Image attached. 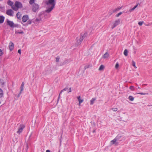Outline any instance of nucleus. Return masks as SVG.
I'll list each match as a JSON object with an SVG mask.
<instances>
[{
	"label": "nucleus",
	"mask_w": 152,
	"mask_h": 152,
	"mask_svg": "<svg viewBox=\"0 0 152 152\" xmlns=\"http://www.w3.org/2000/svg\"><path fill=\"white\" fill-rule=\"evenodd\" d=\"M46 8L48 9L49 11L52 10L55 5V0H47L45 1Z\"/></svg>",
	"instance_id": "f257e3e1"
},
{
	"label": "nucleus",
	"mask_w": 152,
	"mask_h": 152,
	"mask_svg": "<svg viewBox=\"0 0 152 152\" xmlns=\"http://www.w3.org/2000/svg\"><path fill=\"white\" fill-rule=\"evenodd\" d=\"M48 10V9L46 8V10L44 12L40 13L39 15V22L44 17H45V18H48L50 17V13L52 10H51L50 11H49Z\"/></svg>",
	"instance_id": "f03ea898"
},
{
	"label": "nucleus",
	"mask_w": 152,
	"mask_h": 152,
	"mask_svg": "<svg viewBox=\"0 0 152 152\" xmlns=\"http://www.w3.org/2000/svg\"><path fill=\"white\" fill-rule=\"evenodd\" d=\"M86 35L87 33L81 34L79 37H77L76 38L77 42L76 43V46H78L80 45Z\"/></svg>",
	"instance_id": "7ed1b4c3"
},
{
	"label": "nucleus",
	"mask_w": 152,
	"mask_h": 152,
	"mask_svg": "<svg viewBox=\"0 0 152 152\" xmlns=\"http://www.w3.org/2000/svg\"><path fill=\"white\" fill-rule=\"evenodd\" d=\"M120 21L121 20L120 19L116 20L114 22L111 28L113 29L117 25L119 24L120 23Z\"/></svg>",
	"instance_id": "20e7f679"
},
{
	"label": "nucleus",
	"mask_w": 152,
	"mask_h": 152,
	"mask_svg": "<svg viewBox=\"0 0 152 152\" xmlns=\"http://www.w3.org/2000/svg\"><path fill=\"white\" fill-rule=\"evenodd\" d=\"M45 71L46 72V73L47 74H49L51 73L53 71L52 68L50 66H48L46 67Z\"/></svg>",
	"instance_id": "39448f33"
},
{
	"label": "nucleus",
	"mask_w": 152,
	"mask_h": 152,
	"mask_svg": "<svg viewBox=\"0 0 152 152\" xmlns=\"http://www.w3.org/2000/svg\"><path fill=\"white\" fill-rule=\"evenodd\" d=\"M13 11L11 9H9L7 10L6 13L8 15L12 16H13Z\"/></svg>",
	"instance_id": "423d86ee"
},
{
	"label": "nucleus",
	"mask_w": 152,
	"mask_h": 152,
	"mask_svg": "<svg viewBox=\"0 0 152 152\" xmlns=\"http://www.w3.org/2000/svg\"><path fill=\"white\" fill-rule=\"evenodd\" d=\"M117 141V140L115 138L113 140L110 141V144L111 145L113 144H115V145H117L118 144V143Z\"/></svg>",
	"instance_id": "0eeeda50"
},
{
	"label": "nucleus",
	"mask_w": 152,
	"mask_h": 152,
	"mask_svg": "<svg viewBox=\"0 0 152 152\" xmlns=\"http://www.w3.org/2000/svg\"><path fill=\"white\" fill-rule=\"evenodd\" d=\"M24 127L25 126L24 125H20V127L18 129V131L17 132V133L20 134L22 132L23 130Z\"/></svg>",
	"instance_id": "6e6552de"
},
{
	"label": "nucleus",
	"mask_w": 152,
	"mask_h": 152,
	"mask_svg": "<svg viewBox=\"0 0 152 152\" xmlns=\"http://www.w3.org/2000/svg\"><path fill=\"white\" fill-rule=\"evenodd\" d=\"M9 47L10 51L12 50L14 48V44L12 42H10L9 45Z\"/></svg>",
	"instance_id": "1a4fd4ad"
},
{
	"label": "nucleus",
	"mask_w": 152,
	"mask_h": 152,
	"mask_svg": "<svg viewBox=\"0 0 152 152\" xmlns=\"http://www.w3.org/2000/svg\"><path fill=\"white\" fill-rule=\"evenodd\" d=\"M7 25L10 26L11 27H13L14 26V24L13 22L7 19Z\"/></svg>",
	"instance_id": "9d476101"
},
{
	"label": "nucleus",
	"mask_w": 152,
	"mask_h": 152,
	"mask_svg": "<svg viewBox=\"0 0 152 152\" xmlns=\"http://www.w3.org/2000/svg\"><path fill=\"white\" fill-rule=\"evenodd\" d=\"M28 19V15H24L22 18V20L23 22H26Z\"/></svg>",
	"instance_id": "9b49d317"
},
{
	"label": "nucleus",
	"mask_w": 152,
	"mask_h": 152,
	"mask_svg": "<svg viewBox=\"0 0 152 152\" xmlns=\"http://www.w3.org/2000/svg\"><path fill=\"white\" fill-rule=\"evenodd\" d=\"M38 9V5L37 4H34L32 8V10L34 12H35Z\"/></svg>",
	"instance_id": "f8f14e48"
},
{
	"label": "nucleus",
	"mask_w": 152,
	"mask_h": 152,
	"mask_svg": "<svg viewBox=\"0 0 152 152\" xmlns=\"http://www.w3.org/2000/svg\"><path fill=\"white\" fill-rule=\"evenodd\" d=\"M24 82H22L21 84V85L20 87V93H19V94L18 95V97H19L20 96V95L22 93V91L23 90V87L24 86Z\"/></svg>",
	"instance_id": "ddd939ff"
},
{
	"label": "nucleus",
	"mask_w": 152,
	"mask_h": 152,
	"mask_svg": "<svg viewBox=\"0 0 152 152\" xmlns=\"http://www.w3.org/2000/svg\"><path fill=\"white\" fill-rule=\"evenodd\" d=\"M15 4L16 7L17 8L20 7L22 6V4L21 3L17 1H16L15 2Z\"/></svg>",
	"instance_id": "4468645a"
},
{
	"label": "nucleus",
	"mask_w": 152,
	"mask_h": 152,
	"mask_svg": "<svg viewBox=\"0 0 152 152\" xmlns=\"http://www.w3.org/2000/svg\"><path fill=\"white\" fill-rule=\"evenodd\" d=\"M109 56V54L107 52H106L103 56L102 58L104 59H107Z\"/></svg>",
	"instance_id": "2eb2a0df"
},
{
	"label": "nucleus",
	"mask_w": 152,
	"mask_h": 152,
	"mask_svg": "<svg viewBox=\"0 0 152 152\" xmlns=\"http://www.w3.org/2000/svg\"><path fill=\"white\" fill-rule=\"evenodd\" d=\"M15 33L16 34H23L24 32L23 31L20 30H15Z\"/></svg>",
	"instance_id": "dca6fc26"
},
{
	"label": "nucleus",
	"mask_w": 152,
	"mask_h": 152,
	"mask_svg": "<svg viewBox=\"0 0 152 152\" xmlns=\"http://www.w3.org/2000/svg\"><path fill=\"white\" fill-rule=\"evenodd\" d=\"M4 20V17L2 16H0V24L2 23H3Z\"/></svg>",
	"instance_id": "f3484780"
},
{
	"label": "nucleus",
	"mask_w": 152,
	"mask_h": 152,
	"mask_svg": "<svg viewBox=\"0 0 152 152\" xmlns=\"http://www.w3.org/2000/svg\"><path fill=\"white\" fill-rule=\"evenodd\" d=\"M77 98L80 104H81V103L83 102V100L81 99H80V96H78L77 97Z\"/></svg>",
	"instance_id": "a211bd4d"
},
{
	"label": "nucleus",
	"mask_w": 152,
	"mask_h": 152,
	"mask_svg": "<svg viewBox=\"0 0 152 152\" xmlns=\"http://www.w3.org/2000/svg\"><path fill=\"white\" fill-rule=\"evenodd\" d=\"M122 8V7H118L117 8H116L115 10H113V12H115L117 11H118L119 10L121 9Z\"/></svg>",
	"instance_id": "6ab92c4d"
},
{
	"label": "nucleus",
	"mask_w": 152,
	"mask_h": 152,
	"mask_svg": "<svg viewBox=\"0 0 152 152\" xmlns=\"http://www.w3.org/2000/svg\"><path fill=\"white\" fill-rule=\"evenodd\" d=\"M21 15L20 14V12H18L16 14L17 17L19 19H21Z\"/></svg>",
	"instance_id": "aec40b11"
},
{
	"label": "nucleus",
	"mask_w": 152,
	"mask_h": 152,
	"mask_svg": "<svg viewBox=\"0 0 152 152\" xmlns=\"http://www.w3.org/2000/svg\"><path fill=\"white\" fill-rule=\"evenodd\" d=\"M96 100V99L94 98H92L91 100H90V104L91 105H92L94 102Z\"/></svg>",
	"instance_id": "412c9836"
},
{
	"label": "nucleus",
	"mask_w": 152,
	"mask_h": 152,
	"mask_svg": "<svg viewBox=\"0 0 152 152\" xmlns=\"http://www.w3.org/2000/svg\"><path fill=\"white\" fill-rule=\"evenodd\" d=\"M3 92L2 90L0 88V98H1L3 97Z\"/></svg>",
	"instance_id": "4be33fe9"
},
{
	"label": "nucleus",
	"mask_w": 152,
	"mask_h": 152,
	"mask_svg": "<svg viewBox=\"0 0 152 152\" xmlns=\"http://www.w3.org/2000/svg\"><path fill=\"white\" fill-rule=\"evenodd\" d=\"M104 66L103 65H101L100 67H99V71H102L104 69Z\"/></svg>",
	"instance_id": "5701e85b"
},
{
	"label": "nucleus",
	"mask_w": 152,
	"mask_h": 152,
	"mask_svg": "<svg viewBox=\"0 0 152 152\" xmlns=\"http://www.w3.org/2000/svg\"><path fill=\"white\" fill-rule=\"evenodd\" d=\"M0 11L2 12H5V7H4L0 6Z\"/></svg>",
	"instance_id": "b1692460"
},
{
	"label": "nucleus",
	"mask_w": 152,
	"mask_h": 152,
	"mask_svg": "<svg viewBox=\"0 0 152 152\" xmlns=\"http://www.w3.org/2000/svg\"><path fill=\"white\" fill-rule=\"evenodd\" d=\"M7 4L9 5L12 6L13 4V3L10 0H8L7 1Z\"/></svg>",
	"instance_id": "393cba45"
},
{
	"label": "nucleus",
	"mask_w": 152,
	"mask_h": 152,
	"mask_svg": "<svg viewBox=\"0 0 152 152\" xmlns=\"http://www.w3.org/2000/svg\"><path fill=\"white\" fill-rule=\"evenodd\" d=\"M138 5V4H137L135 6L132 8L131 9L129 10V12H131L132 11H133L137 7Z\"/></svg>",
	"instance_id": "a878e982"
},
{
	"label": "nucleus",
	"mask_w": 152,
	"mask_h": 152,
	"mask_svg": "<svg viewBox=\"0 0 152 152\" xmlns=\"http://www.w3.org/2000/svg\"><path fill=\"white\" fill-rule=\"evenodd\" d=\"M92 66V65H86L85 66L84 68V69L85 70H86L88 68L90 67H91Z\"/></svg>",
	"instance_id": "bb28decb"
},
{
	"label": "nucleus",
	"mask_w": 152,
	"mask_h": 152,
	"mask_svg": "<svg viewBox=\"0 0 152 152\" xmlns=\"http://www.w3.org/2000/svg\"><path fill=\"white\" fill-rule=\"evenodd\" d=\"M121 137V136L118 135L117 136H116V137H115V138L117 140V141H118L119 140Z\"/></svg>",
	"instance_id": "cd10ccee"
},
{
	"label": "nucleus",
	"mask_w": 152,
	"mask_h": 152,
	"mask_svg": "<svg viewBox=\"0 0 152 152\" xmlns=\"http://www.w3.org/2000/svg\"><path fill=\"white\" fill-rule=\"evenodd\" d=\"M130 101H132L134 100V98L132 96H130L128 97Z\"/></svg>",
	"instance_id": "c85d7f7f"
},
{
	"label": "nucleus",
	"mask_w": 152,
	"mask_h": 152,
	"mask_svg": "<svg viewBox=\"0 0 152 152\" xmlns=\"http://www.w3.org/2000/svg\"><path fill=\"white\" fill-rule=\"evenodd\" d=\"M128 53V50H127V49L125 50H124V55L126 56H127Z\"/></svg>",
	"instance_id": "c756f323"
},
{
	"label": "nucleus",
	"mask_w": 152,
	"mask_h": 152,
	"mask_svg": "<svg viewBox=\"0 0 152 152\" xmlns=\"http://www.w3.org/2000/svg\"><path fill=\"white\" fill-rule=\"evenodd\" d=\"M68 89V88L67 87H66L63 90L61 91L60 93V95L64 91H66Z\"/></svg>",
	"instance_id": "7c9ffc66"
},
{
	"label": "nucleus",
	"mask_w": 152,
	"mask_h": 152,
	"mask_svg": "<svg viewBox=\"0 0 152 152\" xmlns=\"http://www.w3.org/2000/svg\"><path fill=\"white\" fill-rule=\"evenodd\" d=\"M132 65L135 69L137 68V67L135 65V63L133 61H132Z\"/></svg>",
	"instance_id": "2f4dec72"
},
{
	"label": "nucleus",
	"mask_w": 152,
	"mask_h": 152,
	"mask_svg": "<svg viewBox=\"0 0 152 152\" xmlns=\"http://www.w3.org/2000/svg\"><path fill=\"white\" fill-rule=\"evenodd\" d=\"M0 83L1 85H4V80L1 79H0Z\"/></svg>",
	"instance_id": "473e14b6"
},
{
	"label": "nucleus",
	"mask_w": 152,
	"mask_h": 152,
	"mask_svg": "<svg viewBox=\"0 0 152 152\" xmlns=\"http://www.w3.org/2000/svg\"><path fill=\"white\" fill-rule=\"evenodd\" d=\"M35 0H30L29 3L30 4H33Z\"/></svg>",
	"instance_id": "72a5a7b5"
},
{
	"label": "nucleus",
	"mask_w": 152,
	"mask_h": 152,
	"mask_svg": "<svg viewBox=\"0 0 152 152\" xmlns=\"http://www.w3.org/2000/svg\"><path fill=\"white\" fill-rule=\"evenodd\" d=\"M129 89L132 91H134V88L133 86H131L129 87Z\"/></svg>",
	"instance_id": "f704fd0d"
},
{
	"label": "nucleus",
	"mask_w": 152,
	"mask_h": 152,
	"mask_svg": "<svg viewBox=\"0 0 152 152\" xmlns=\"http://www.w3.org/2000/svg\"><path fill=\"white\" fill-rule=\"evenodd\" d=\"M114 112H116L118 110V109L117 108H112L111 109Z\"/></svg>",
	"instance_id": "c9c22d12"
},
{
	"label": "nucleus",
	"mask_w": 152,
	"mask_h": 152,
	"mask_svg": "<svg viewBox=\"0 0 152 152\" xmlns=\"http://www.w3.org/2000/svg\"><path fill=\"white\" fill-rule=\"evenodd\" d=\"M122 13L121 12L118 13V14H117L116 15V17H118L120 15H121Z\"/></svg>",
	"instance_id": "e433bc0d"
},
{
	"label": "nucleus",
	"mask_w": 152,
	"mask_h": 152,
	"mask_svg": "<svg viewBox=\"0 0 152 152\" xmlns=\"http://www.w3.org/2000/svg\"><path fill=\"white\" fill-rule=\"evenodd\" d=\"M144 23V22L143 21H142V22H138V24L139 25H140V26H141L142 25V24Z\"/></svg>",
	"instance_id": "4c0bfd02"
},
{
	"label": "nucleus",
	"mask_w": 152,
	"mask_h": 152,
	"mask_svg": "<svg viewBox=\"0 0 152 152\" xmlns=\"http://www.w3.org/2000/svg\"><path fill=\"white\" fill-rule=\"evenodd\" d=\"M119 64H118V63H117L116 64V65H115V68L116 69H117L118 68V67H119Z\"/></svg>",
	"instance_id": "58836bf2"
},
{
	"label": "nucleus",
	"mask_w": 152,
	"mask_h": 152,
	"mask_svg": "<svg viewBox=\"0 0 152 152\" xmlns=\"http://www.w3.org/2000/svg\"><path fill=\"white\" fill-rule=\"evenodd\" d=\"M60 59V58L58 57L56 58V62H58Z\"/></svg>",
	"instance_id": "ea45409f"
},
{
	"label": "nucleus",
	"mask_w": 152,
	"mask_h": 152,
	"mask_svg": "<svg viewBox=\"0 0 152 152\" xmlns=\"http://www.w3.org/2000/svg\"><path fill=\"white\" fill-rule=\"evenodd\" d=\"M3 54V52L2 50L0 49V56H1Z\"/></svg>",
	"instance_id": "a19ab883"
},
{
	"label": "nucleus",
	"mask_w": 152,
	"mask_h": 152,
	"mask_svg": "<svg viewBox=\"0 0 152 152\" xmlns=\"http://www.w3.org/2000/svg\"><path fill=\"white\" fill-rule=\"evenodd\" d=\"M18 53H19L20 54H21V50L20 49H19L18 50Z\"/></svg>",
	"instance_id": "79ce46f5"
},
{
	"label": "nucleus",
	"mask_w": 152,
	"mask_h": 152,
	"mask_svg": "<svg viewBox=\"0 0 152 152\" xmlns=\"http://www.w3.org/2000/svg\"><path fill=\"white\" fill-rule=\"evenodd\" d=\"M139 94H140L141 95H145L146 94L145 93H138Z\"/></svg>",
	"instance_id": "37998d69"
},
{
	"label": "nucleus",
	"mask_w": 152,
	"mask_h": 152,
	"mask_svg": "<svg viewBox=\"0 0 152 152\" xmlns=\"http://www.w3.org/2000/svg\"><path fill=\"white\" fill-rule=\"evenodd\" d=\"M60 94H59V95L58 96V100H57V102L59 101L60 97Z\"/></svg>",
	"instance_id": "c03bdc74"
},
{
	"label": "nucleus",
	"mask_w": 152,
	"mask_h": 152,
	"mask_svg": "<svg viewBox=\"0 0 152 152\" xmlns=\"http://www.w3.org/2000/svg\"><path fill=\"white\" fill-rule=\"evenodd\" d=\"M133 49L135 50V51L134 52V54H135L136 53V50L137 49H135V48L134 47H133Z\"/></svg>",
	"instance_id": "a18cd8bd"
},
{
	"label": "nucleus",
	"mask_w": 152,
	"mask_h": 152,
	"mask_svg": "<svg viewBox=\"0 0 152 152\" xmlns=\"http://www.w3.org/2000/svg\"><path fill=\"white\" fill-rule=\"evenodd\" d=\"M69 92H71L72 90H71V88H69Z\"/></svg>",
	"instance_id": "49530a36"
},
{
	"label": "nucleus",
	"mask_w": 152,
	"mask_h": 152,
	"mask_svg": "<svg viewBox=\"0 0 152 152\" xmlns=\"http://www.w3.org/2000/svg\"><path fill=\"white\" fill-rule=\"evenodd\" d=\"M28 24H30L31 23V21H28Z\"/></svg>",
	"instance_id": "de8ad7c7"
},
{
	"label": "nucleus",
	"mask_w": 152,
	"mask_h": 152,
	"mask_svg": "<svg viewBox=\"0 0 152 152\" xmlns=\"http://www.w3.org/2000/svg\"><path fill=\"white\" fill-rule=\"evenodd\" d=\"M46 152H50V151L49 150H46Z\"/></svg>",
	"instance_id": "09e8293b"
},
{
	"label": "nucleus",
	"mask_w": 152,
	"mask_h": 152,
	"mask_svg": "<svg viewBox=\"0 0 152 152\" xmlns=\"http://www.w3.org/2000/svg\"><path fill=\"white\" fill-rule=\"evenodd\" d=\"M96 131H95V130H94L93 131V133H94Z\"/></svg>",
	"instance_id": "8fccbe9b"
},
{
	"label": "nucleus",
	"mask_w": 152,
	"mask_h": 152,
	"mask_svg": "<svg viewBox=\"0 0 152 152\" xmlns=\"http://www.w3.org/2000/svg\"><path fill=\"white\" fill-rule=\"evenodd\" d=\"M12 9L14 10H15V9L14 8H13V7H12Z\"/></svg>",
	"instance_id": "3c124183"
},
{
	"label": "nucleus",
	"mask_w": 152,
	"mask_h": 152,
	"mask_svg": "<svg viewBox=\"0 0 152 152\" xmlns=\"http://www.w3.org/2000/svg\"><path fill=\"white\" fill-rule=\"evenodd\" d=\"M36 20H38V19H37V18H36Z\"/></svg>",
	"instance_id": "603ef678"
},
{
	"label": "nucleus",
	"mask_w": 152,
	"mask_h": 152,
	"mask_svg": "<svg viewBox=\"0 0 152 152\" xmlns=\"http://www.w3.org/2000/svg\"><path fill=\"white\" fill-rule=\"evenodd\" d=\"M42 32V31H39V32H40V33H41V32Z\"/></svg>",
	"instance_id": "864d4df0"
},
{
	"label": "nucleus",
	"mask_w": 152,
	"mask_h": 152,
	"mask_svg": "<svg viewBox=\"0 0 152 152\" xmlns=\"http://www.w3.org/2000/svg\"><path fill=\"white\" fill-rule=\"evenodd\" d=\"M138 88L139 89H140V87H138Z\"/></svg>",
	"instance_id": "5fc2aeb1"
},
{
	"label": "nucleus",
	"mask_w": 152,
	"mask_h": 152,
	"mask_svg": "<svg viewBox=\"0 0 152 152\" xmlns=\"http://www.w3.org/2000/svg\"><path fill=\"white\" fill-rule=\"evenodd\" d=\"M146 25V26H149V25L148 24V25Z\"/></svg>",
	"instance_id": "6e6d98bb"
},
{
	"label": "nucleus",
	"mask_w": 152,
	"mask_h": 152,
	"mask_svg": "<svg viewBox=\"0 0 152 152\" xmlns=\"http://www.w3.org/2000/svg\"><path fill=\"white\" fill-rule=\"evenodd\" d=\"M80 103H79V105H80Z\"/></svg>",
	"instance_id": "4d7b16f0"
},
{
	"label": "nucleus",
	"mask_w": 152,
	"mask_h": 152,
	"mask_svg": "<svg viewBox=\"0 0 152 152\" xmlns=\"http://www.w3.org/2000/svg\"><path fill=\"white\" fill-rule=\"evenodd\" d=\"M94 125H95V123H94Z\"/></svg>",
	"instance_id": "13d9d810"
},
{
	"label": "nucleus",
	"mask_w": 152,
	"mask_h": 152,
	"mask_svg": "<svg viewBox=\"0 0 152 152\" xmlns=\"http://www.w3.org/2000/svg\"><path fill=\"white\" fill-rule=\"evenodd\" d=\"M137 75H139V74H138V73H137Z\"/></svg>",
	"instance_id": "bf43d9fd"
},
{
	"label": "nucleus",
	"mask_w": 152,
	"mask_h": 152,
	"mask_svg": "<svg viewBox=\"0 0 152 152\" xmlns=\"http://www.w3.org/2000/svg\"><path fill=\"white\" fill-rule=\"evenodd\" d=\"M2 0H0V1H2Z\"/></svg>",
	"instance_id": "052dcab7"
}]
</instances>
